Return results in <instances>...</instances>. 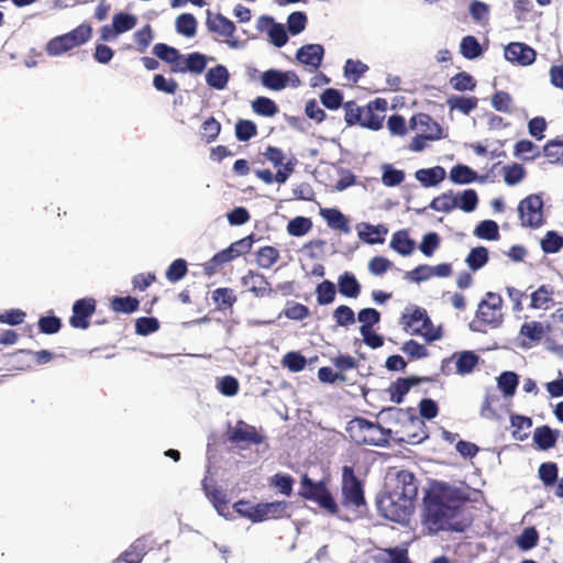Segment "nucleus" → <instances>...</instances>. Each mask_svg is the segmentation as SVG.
Instances as JSON below:
<instances>
[{"label":"nucleus","mask_w":563,"mask_h":563,"mask_svg":"<svg viewBox=\"0 0 563 563\" xmlns=\"http://www.w3.org/2000/svg\"><path fill=\"white\" fill-rule=\"evenodd\" d=\"M140 301L137 298L126 296L119 297L115 296L110 301V308L118 313H126L130 314L139 309Z\"/></svg>","instance_id":"obj_35"},{"label":"nucleus","mask_w":563,"mask_h":563,"mask_svg":"<svg viewBox=\"0 0 563 563\" xmlns=\"http://www.w3.org/2000/svg\"><path fill=\"white\" fill-rule=\"evenodd\" d=\"M320 214L331 229L339 230L343 233H350L351 228L349 225V220L339 209H322Z\"/></svg>","instance_id":"obj_26"},{"label":"nucleus","mask_w":563,"mask_h":563,"mask_svg":"<svg viewBox=\"0 0 563 563\" xmlns=\"http://www.w3.org/2000/svg\"><path fill=\"white\" fill-rule=\"evenodd\" d=\"M468 498L464 489L442 482L432 483L423 499L424 525L429 531H463L465 523L461 520L460 503Z\"/></svg>","instance_id":"obj_1"},{"label":"nucleus","mask_w":563,"mask_h":563,"mask_svg":"<svg viewBox=\"0 0 563 563\" xmlns=\"http://www.w3.org/2000/svg\"><path fill=\"white\" fill-rule=\"evenodd\" d=\"M206 81L210 87L214 89H224L229 81L228 69L222 65H217L210 68L206 74Z\"/></svg>","instance_id":"obj_32"},{"label":"nucleus","mask_w":563,"mask_h":563,"mask_svg":"<svg viewBox=\"0 0 563 563\" xmlns=\"http://www.w3.org/2000/svg\"><path fill=\"white\" fill-rule=\"evenodd\" d=\"M137 23L135 15L120 12L113 15L112 25L114 33L121 34L132 30Z\"/></svg>","instance_id":"obj_45"},{"label":"nucleus","mask_w":563,"mask_h":563,"mask_svg":"<svg viewBox=\"0 0 563 563\" xmlns=\"http://www.w3.org/2000/svg\"><path fill=\"white\" fill-rule=\"evenodd\" d=\"M288 507L287 501H273L256 505V522L277 519L284 516Z\"/></svg>","instance_id":"obj_24"},{"label":"nucleus","mask_w":563,"mask_h":563,"mask_svg":"<svg viewBox=\"0 0 563 563\" xmlns=\"http://www.w3.org/2000/svg\"><path fill=\"white\" fill-rule=\"evenodd\" d=\"M312 229V221L307 217H295L287 224V232L291 236L300 238Z\"/></svg>","instance_id":"obj_40"},{"label":"nucleus","mask_w":563,"mask_h":563,"mask_svg":"<svg viewBox=\"0 0 563 563\" xmlns=\"http://www.w3.org/2000/svg\"><path fill=\"white\" fill-rule=\"evenodd\" d=\"M338 287L339 292L346 298H356L361 292L360 283L350 272H344L339 276Z\"/></svg>","instance_id":"obj_28"},{"label":"nucleus","mask_w":563,"mask_h":563,"mask_svg":"<svg viewBox=\"0 0 563 563\" xmlns=\"http://www.w3.org/2000/svg\"><path fill=\"white\" fill-rule=\"evenodd\" d=\"M553 288L550 285H541L530 295L529 308L537 310H549L554 306Z\"/></svg>","instance_id":"obj_23"},{"label":"nucleus","mask_w":563,"mask_h":563,"mask_svg":"<svg viewBox=\"0 0 563 563\" xmlns=\"http://www.w3.org/2000/svg\"><path fill=\"white\" fill-rule=\"evenodd\" d=\"M460 53L466 59H475L483 54V49L475 36L466 35L460 43Z\"/></svg>","instance_id":"obj_36"},{"label":"nucleus","mask_w":563,"mask_h":563,"mask_svg":"<svg viewBox=\"0 0 563 563\" xmlns=\"http://www.w3.org/2000/svg\"><path fill=\"white\" fill-rule=\"evenodd\" d=\"M410 129L419 131L429 140H439L442 136L441 125L430 114L418 113L409 121Z\"/></svg>","instance_id":"obj_17"},{"label":"nucleus","mask_w":563,"mask_h":563,"mask_svg":"<svg viewBox=\"0 0 563 563\" xmlns=\"http://www.w3.org/2000/svg\"><path fill=\"white\" fill-rule=\"evenodd\" d=\"M379 561L384 563H409L407 550L388 549L378 554Z\"/></svg>","instance_id":"obj_64"},{"label":"nucleus","mask_w":563,"mask_h":563,"mask_svg":"<svg viewBox=\"0 0 563 563\" xmlns=\"http://www.w3.org/2000/svg\"><path fill=\"white\" fill-rule=\"evenodd\" d=\"M343 503L346 506L360 507L364 504L363 490L360 482L355 478L353 471L344 466L342 473Z\"/></svg>","instance_id":"obj_15"},{"label":"nucleus","mask_w":563,"mask_h":563,"mask_svg":"<svg viewBox=\"0 0 563 563\" xmlns=\"http://www.w3.org/2000/svg\"><path fill=\"white\" fill-rule=\"evenodd\" d=\"M221 132V124L214 117L206 119L200 126V137L207 144L214 142Z\"/></svg>","instance_id":"obj_37"},{"label":"nucleus","mask_w":563,"mask_h":563,"mask_svg":"<svg viewBox=\"0 0 563 563\" xmlns=\"http://www.w3.org/2000/svg\"><path fill=\"white\" fill-rule=\"evenodd\" d=\"M299 494L303 498L317 503L321 509L330 515H335L339 510L325 481L313 482L305 474L301 477Z\"/></svg>","instance_id":"obj_7"},{"label":"nucleus","mask_w":563,"mask_h":563,"mask_svg":"<svg viewBox=\"0 0 563 563\" xmlns=\"http://www.w3.org/2000/svg\"><path fill=\"white\" fill-rule=\"evenodd\" d=\"M503 175L505 183L509 186H514L525 178L526 169L522 165L514 163L503 167Z\"/></svg>","instance_id":"obj_51"},{"label":"nucleus","mask_w":563,"mask_h":563,"mask_svg":"<svg viewBox=\"0 0 563 563\" xmlns=\"http://www.w3.org/2000/svg\"><path fill=\"white\" fill-rule=\"evenodd\" d=\"M501 305L503 299L500 295L488 291L478 305L476 311L477 319L485 324L498 325L503 319Z\"/></svg>","instance_id":"obj_13"},{"label":"nucleus","mask_w":563,"mask_h":563,"mask_svg":"<svg viewBox=\"0 0 563 563\" xmlns=\"http://www.w3.org/2000/svg\"><path fill=\"white\" fill-rule=\"evenodd\" d=\"M92 36V27L88 23H81L68 33L49 40L45 46L48 56H60L76 47L86 44Z\"/></svg>","instance_id":"obj_6"},{"label":"nucleus","mask_w":563,"mask_h":563,"mask_svg":"<svg viewBox=\"0 0 563 563\" xmlns=\"http://www.w3.org/2000/svg\"><path fill=\"white\" fill-rule=\"evenodd\" d=\"M445 169L442 166H434L418 169L415 177L423 187H434L445 178Z\"/></svg>","instance_id":"obj_25"},{"label":"nucleus","mask_w":563,"mask_h":563,"mask_svg":"<svg viewBox=\"0 0 563 563\" xmlns=\"http://www.w3.org/2000/svg\"><path fill=\"white\" fill-rule=\"evenodd\" d=\"M241 283L243 286L247 287L255 297H268L274 292L267 278L263 274L254 271H249L242 277Z\"/></svg>","instance_id":"obj_21"},{"label":"nucleus","mask_w":563,"mask_h":563,"mask_svg":"<svg viewBox=\"0 0 563 563\" xmlns=\"http://www.w3.org/2000/svg\"><path fill=\"white\" fill-rule=\"evenodd\" d=\"M559 437L558 430H552L548 426L539 427L534 430L533 440L542 450L553 448Z\"/></svg>","instance_id":"obj_31"},{"label":"nucleus","mask_w":563,"mask_h":563,"mask_svg":"<svg viewBox=\"0 0 563 563\" xmlns=\"http://www.w3.org/2000/svg\"><path fill=\"white\" fill-rule=\"evenodd\" d=\"M324 57V48L321 44H306L296 52V59L316 71L320 68Z\"/></svg>","instance_id":"obj_20"},{"label":"nucleus","mask_w":563,"mask_h":563,"mask_svg":"<svg viewBox=\"0 0 563 563\" xmlns=\"http://www.w3.org/2000/svg\"><path fill=\"white\" fill-rule=\"evenodd\" d=\"M367 70L368 66L361 60L347 59L344 66V75L353 82H357Z\"/></svg>","instance_id":"obj_62"},{"label":"nucleus","mask_w":563,"mask_h":563,"mask_svg":"<svg viewBox=\"0 0 563 563\" xmlns=\"http://www.w3.org/2000/svg\"><path fill=\"white\" fill-rule=\"evenodd\" d=\"M279 260V251L274 246H263L256 252V263L262 268H271Z\"/></svg>","instance_id":"obj_41"},{"label":"nucleus","mask_w":563,"mask_h":563,"mask_svg":"<svg viewBox=\"0 0 563 563\" xmlns=\"http://www.w3.org/2000/svg\"><path fill=\"white\" fill-rule=\"evenodd\" d=\"M253 111L263 117H274L278 112V106L267 97H257L252 102Z\"/></svg>","instance_id":"obj_44"},{"label":"nucleus","mask_w":563,"mask_h":563,"mask_svg":"<svg viewBox=\"0 0 563 563\" xmlns=\"http://www.w3.org/2000/svg\"><path fill=\"white\" fill-rule=\"evenodd\" d=\"M563 247V236L556 231H548L541 240V249L547 254L558 253Z\"/></svg>","instance_id":"obj_48"},{"label":"nucleus","mask_w":563,"mask_h":563,"mask_svg":"<svg viewBox=\"0 0 563 563\" xmlns=\"http://www.w3.org/2000/svg\"><path fill=\"white\" fill-rule=\"evenodd\" d=\"M549 327H544L539 321L525 322L520 328V335L528 339L529 343L523 342V345H530L532 342H539L545 335Z\"/></svg>","instance_id":"obj_30"},{"label":"nucleus","mask_w":563,"mask_h":563,"mask_svg":"<svg viewBox=\"0 0 563 563\" xmlns=\"http://www.w3.org/2000/svg\"><path fill=\"white\" fill-rule=\"evenodd\" d=\"M363 230L358 231V236L367 244H382L388 233V229L384 224L373 225L362 223Z\"/></svg>","instance_id":"obj_27"},{"label":"nucleus","mask_w":563,"mask_h":563,"mask_svg":"<svg viewBox=\"0 0 563 563\" xmlns=\"http://www.w3.org/2000/svg\"><path fill=\"white\" fill-rule=\"evenodd\" d=\"M269 26L268 35L272 43L276 47H283L288 42V35L283 24L275 23L274 19L268 15H262L257 21V27L264 30Z\"/></svg>","instance_id":"obj_22"},{"label":"nucleus","mask_w":563,"mask_h":563,"mask_svg":"<svg viewBox=\"0 0 563 563\" xmlns=\"http://www.w3.org/2000/svg\"><path fill=\"white\" fill-rule=\"evenodd\" d=\"M514 154L523 161H534L540 156V151L532 141L520 140L515 144Z\"/></svg>","instance_id":"obj_38"},{"label":"nucleus","mask_w":563,"mask_h":563,"mask_svg":"<svg viewBox=\"0 0 563 563\" xmlns=\"http://www.w3.org/2000/svg\"><path fill=\"white\" fill-rule=\"evenodd\" d=\"M474 233L479 239L494 241L499 238V227L493 220H484L478 223Z\"/></svg>","instance_id":"obj_47"},{"label":"nucleus","mask_w":563,"mask_h":563,"mask_svg":"<svg viewBox=\"0 0 563 563\" xmlns=\"http://www.w3.org/2000/svg\"><path fill=\"white\" fill-rule=\"evenodd\" d=\"M467 266L472 271H478L488 262V250L484 246H477L470 251L465 258Z\"/></svg>","instance_id":"obj_39"},{"label":"nucleus","mask_w":563,"mask_h":563,"mask_svg":"<svg viewBox=\"0 0 563 563\" xmlns=\"http://www.w3.org/2000/svg\"><path fill=\"white\" fill-rule=\"evenodd\" d=\"M518 383V375L515 372H504L498 377V387L507 397L515 395Z\"/></svg>","instance_id":"obj_49"},{"label":"nucleus","mask_w":563,"mask_h":563,"mask_svg":"<svg viewBox=\"0 0 563 563\" xmlns=\"http://www.w3.org/2000/svg\"><path fill=\"white\" fill-rule=\"evenodd\" d=\"M450 84L453 87V89L457 91H466V90H474L476 88V81L474 78L466 71H461L455 74L450 79Z\"/></svg>","instance_id":"obj_56"},{"label":"nucleus","mask_w":563,"mask_h":563,"mask_svg":"<svg viewBox=\"0 0 563 563\" xmlns=\"http://www.w3.org/2000/svg\"><path fill=\"white\" fill-rule=\"evenodd\" d=\"M96 311V300L93 298H81L74 302L73 314L69 318V324L75 329L86 330L89 328V318Z\"/></svg>","instance_id":"obj_16"},{"label":"nucleus","mask_w":563,"mask_h":563,"mask_svg":"<svg viewBox=\"0 0 563 563\" xmlns=\"http://www.w3.org/2000/svg\"><path fill=\"white\" fill-rule=\"evenodd\" d=\"M457 201L459 197L449 191L435 197L431 201L430 208L435 211L450 212L457 207Z\"/></svg>","instance_id":"obj_43"},{"label":"nucleus","mask_w":563,"mask_h":563,"mask_svg":"<svg viewBox=\"0 0 563 563\" xmlns=\"http://www.w3.org/2000/svg\"><path fill=\"white\" fill-rule=\"evenodd\" d=\"M322 104L330 110H336L339 109L343 103V96L342 93L334 88H328L325 89L321 97Z\"/></svg>","instance_id":"obj_61"},{"label":"nucleus","mask_w":563,"mask_h":563,"mask_svg":"<svg viewBox=\"0 0 563 563\" xmlns=\"http://www.w3.org/2000/svg\"><path fill=\"white\" fill-rule=\"evenodd\" d=\"M415 507V500L393 493L384 487V492L377 497V508L386 519L398 523H405L411 516Z\"/></svg>","instance_id":"obj_4"},{"label":"nucleus","mask_w":563,"mask_h":563,"mask_svg":"<svg viewBox=\"0 0 563 563\" xmlns=\"http://www.w3.org/2000/svg\"><path fill=\"white\" fill-rule=\"evenodd\" d=\"M197 25V20L191 13H183L178 15L175 21L177 33L186 37H194L196 35Z\"/></svg>","instance_id":"obj_34"},{"label":"nucleus","mask_w":563,"mask_h":563,"mask_svg":"<svg viewBox=\"0 0 563 563\" xmlns=\"http://www.w3.org/2000/svg\"><path fill=\"white\" fill-rule=\"evenodd\" d=\"M543 154L551 164L563 165V141L551 140L543 146Z\"/></svg>","instance_id":"obj_50"},{"label":"nucleus","mask_w":563,"mask_h":563,"mask_svg":"<svg viewBox=\"0 0 563 563\" xmlns=\"http://www.w3.org/2000/svg\"><path fill=\"white\" fill-rule=\"evenodd\" d=\"M400 324L408 334L421 335L428 342H433L442 336L441 329L433 328L427 310L420 307L407 308L400 318Z\"/></svg>","instance_id":"obj_5"},{"label":"nucleus","mask_w":563,"mask_h":563,"mask_svg":"<svg viewBox=\"0 0 563 563\" xmlns=\"http://www.w3.org/2000/svg\"><path fill=\"white\" fill-rule=\"evenodd\" d=\"M257 134V126L251 120L241 119L235 124V136L241 142H246Z\"/></svg>","instance_id":"obj_53"},{"label":"nucleus","mask_w":563,"mask_h":563,"mask_svg":"<svg viewBox=\"0 0 563 563\" xmlns=\"http://www.w3.org/2000/svg\"><path fill=\"white\" fill-rule=\"evenodd\" d=\"M222 446L239 452L254 450L258 453L268 448L267 435L262 427L257 428L243 419L234 423L228 421L221 438L211 435L208 439L209 453H221Z\"/></svg>","instance_id":"obj_2"},{"label":"nucleus","mask_w":563,"mask_h":563,"mask_svg":"<svg viewBox=\"0 0 563 563\" xmlns=\"http://www.w3.org/2000/svg\"><path fill=\"white\" fill-rule=\"evenodd\" d=\"M390 247L398 254L408 256L415 250V241L410 239L407 230H399L393 234Z\"/></svg>","instance_id":"obj_29"},{"label":"nucleus","mask_w":563,"mask_h":563,"mask_svg":"<svg viewBox=\"0 0 563 563\" xmlns=\"http://www.w3.org/2000/svg\"><path fill=\"white\" fill-rule=\"evenodd\" d=\"M385 488L411 500L418 495V482L415 475L406 470L391 467L385 475Z\"/></svg>","instance_id":"obj_9"},{"label":"nucleus","mask_w":563,"mask_h":563,"mask_svg":"<svg viewBox=\"0 0 563 563\" xmlns=\"http://www.w3.org/2000/svg\"><path fill=\"white\" fill-rule=\"evenodd\" d=\"M479 362V356L473 351L455 352L450 357L444 358L441 364V372L444 375L453 373L451 365L454 364V373L459 375L471 374Z\"/></svg>","instance_id":"obj_11"},{"label":"nucleus","mask_w":563,"mask_h":563,"mask_svg":"<svg viewBox=\"0 0 563 563\" xmlns=\"http://www.w3.org/2000/svg\"><path fill=\"white\" fill-rule=\"evenodd\" d=\"M205 23L208 32L216 35L217 40L225 43L233 49L241 47V42L235 36V24L222 13L207 10Z\"/></svg>","instance_id":"obj_8"},{"label":"nucleus","mask_w":563,"mask_h":563,"mask_svg":"<svg viewBox=\"0 0 563 563\" xmlns=\"http://www.w3.org/2000/svg\"><path fill=\"white\" fill-rule=\"evenodd\" d=\"M448 106L450 107L451 110L457 109L464 114H468L477 107V98L453 96L448 99Z\"/></svg>","instance_id":"obj_46"},{"label":"nucleus","mask_w":563,"mask_h":563,"mask_svg":"<svg viewBox=\"0 0 563 563\" xmlns=\"http://www.w3.org/2000/svg\"><path fill=\"white\" fill-rule=\"evenodd\" d=\"M230 258L225 250L216 253L209 261L203 264V273L207 276H212L217 271L227 263H230Z\"/></svg>","instance_id":"obj_59"},{"label":"nucleus","mask_w":563,"mask_h":563,"mask_svg":"<svg viewBox=\"0 0 563 563\" xmlns=\"http://www.w3.org/2000/svg\"><path fill=\"white\" fill-rule=\"evenodd\" d=\"M335 285L331 280L325 279L316 287L317 301L321 306L332 303L335 299Z\"/></svg>","instance_id":"obj_42"},{"label":"nucleus","mask_w":563,"mask_h":563,"mask_svg":"<svg viewBox=\"0 0 563 563\" xmlns=\"http://www.w3.org/2000/svg\"><path fill=\"white\" fill-rule=\"evenodd\" d=\"M333 319L339 327L347 328L355 323V313L346 305H341L333 311Z\"/></svg>","instance_id":"obj_55"},{"label":"nucleus","mask_w":563,"mask_h":563,"mask_svg":"<svg viewBox=\"0 0 563 563\" xmlns=\"http://www.w3.org/2000/svg\"><path fill=\"white\" fill-rule=\"evenodd\" d=\"M405 180V173L400 169L394 168L391 165L383 166L382 181L387 187H395Z\"/></svg>","instance_id":"obj_60"},{"label":"nucleus","mask_w":563,"mask_h":563,"mask_svg":"<svg viewBox=\"0 0 563 563\" xmlns=\"http://www.w3.org/2000/svg\"><path fill=\"white\" fill-rule=\"evenodd\" d=\"M450 178L455 184H470L476 179V173L466 165H457L451 169Z\"/></svg>","instance_id":"obj_52"},{"label":"nucleus","mask_w":563,"mask_h":563,"mask_svg":"<svg viewBox=\"0 0 563 563\" xmlns=\"http://www.w3.org/2000/svg\"><path fill=\"white\" fill-rule=\"evenodd\" d=\"M504 55L508 62L517 63L521 66H528L536 60L537 53L532 47L525 43L512 42L505 47Z\"/></svg>","instance_id":"obj_18"},{"label":"nucleus","mask_w":563,"mask_h":563,"mask_svg":"<svg viewBox=\"0 0 563 563\" xmlns=\"http://www.w3.org/2000/svg\"><path fill=\"white\" fill-rule=\"evenodd\" d=\"M283 365L290 372L297 373L305 368L307 361L306 357L299 352H288L282 361Z\"/></svg>","instance_id":"obj_63"},{"label":"nucleus","mask_w":563,"mask_h":563,"mask_svg":"<svg viewBox=\"0 0 563 563\" xmlns=\"http://www.w3.org/2000/svg\"><path fill=\"white\" fill-rule=\"evenodd\" d=\"M512 103V97L504 90L496 91L492 97V106L499 112L511 113Z\"/></svg>","instance_id":"obj_58"},{"label":"nucleus","mask_w":563,"mask_h":563,"mask_svg":"<svg viewBox=\"0 0 563 563\" xmlns=\"http://www.w3.org/2000/svg\"><path fill=\"white\" fill-rule=\"evenodd\" d=\"M388 102L384 98H376L362 108L361 126L373 131L382 129Z\"/></svg>","instance_id":"obj_14"},{"label":"nucleus","mask_w":563,"mask_h":563,"mask_svg":"<svg viewBox=\"0 0 563 563\" xmlns=\"http://www.w3.org/2000/svg\"><path fill=\"white\" fill-rule=\"evenodd\" d=\"M429 380L428 377L420 376H410V377H399L395 382H393L387 388V393L389 394L390 401L394 404H401L404 401L405 396L409 393L411 387L419 385L422 382Z\"/></svg>","instance_id":"obj_19"},{"label":"nucleus","mask_w":563,"mask_h":563,"mask_svg":"<svg viewBox=\"0 0 563 563\" xmlns=\"http://www.w3.org/2000/svg\"><path fill=\"white\" fill-rule=\"evenodd\" d=\"M346 431L358 445L367 444L384 446L390 438V430H386L378 423L371 422L364 418H354L347 424Z\"/></svg>","instance_id":"obj_3"},{"label":"nucleus","mask_w":563,"mask_h":563,"mask_svg":"<svg viewBox=\"0 0 563 563\" xmlns=\"http://www.w3.org/2000/svg\"><path fill=\"white\" fill-rule=\"evenodd\" d=\"M261 82L265 88L274 91H279L287 87L298 88L301 86V80L294 70L283 71L274 68L262 73Z\"/></svg>","instance_id":"obj_12"},{"label":"nucleus","mask_w":563,"mask_h":563,"mask_svg":"<svg viewBox=\"0 0 563 563\" xmlns=\"http://www.w3.org/2000/svg\"><path fill=\"white\" fill-rule=\"evenodd\" d=\"M472 19L479 23L486 24L489 20V5L479 0H473L468 8Z\"/></svg>","instance_id":"obj_57"},{"label":"nucleus","mask_w":563,"mask_h":563,"mask_svg":"<svg viewBox=\"0 0 563 563\" xmlns=\"http://www.w3.org/2000/svg\"><path fill=\"white\" fill-rule=\"evenodd\" d=\"M211 297L219 310L231 309L238 300L233 289L228 287L214 289Z\"/></svg>","instance_id":"obj_33"},{"label":"nucleus","mask_w":563,"mask_h":563,"mask_svg":"<svg viewBox=\"0 0 563 563\" xmlns=\"http://www.w3.org/2000/svg\"><path fill=\"white\" fill-rule=\"evenodd\" d=\"M520 224L525 228L539 229L545 223L543 199L539 194H531L518 205Z\"/></svg>","instance_id":"obj_10"},{"label":"nucleus","mask_w":563,"mask_h":563,"mask_svg":"<svg viewBox=\"0 0 563 563\" xmlns=\"http://www.w3.org/2000/svg\"><path fill=\"white\" fill-rule=\"evenodd\" d=\"M188 273V265L184 258H177L168 266L166 271V278L170 283H177L183 279Z\"/></svg>","instance_id":"obj_54"}]
</instances>
